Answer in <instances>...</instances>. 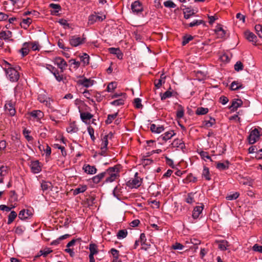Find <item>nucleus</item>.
Returning <instances> with one entry per match:
<instances>
[{"instance_id": "30", "label": "nucleus", "mask_w": 262, "mask_h": 262, "mask_svg": "<svg viewBox=\"0 0 262 262\" xmlns=\"http://www.w3.org/2000/svg\"><path fill=\"white\" fill-rule=\"evenodd\" d=\"M105 173L104 172H102L93 177L92 178L93 183L95 184L99 183L105 177Z\"/></svg>"}, {"instance_id": "63", "label": "nucleus", "mask_w": 262, "mask_h": 262, "mask_svg": "<svg viewBox=\"0 0 262 262\" xmlns=\"http://www.w3.org/2000/svg\"><path fill=\"white\" fill-rule=\"evenodd\" d=\"M10 200L11 202H16L17 201V196L14 191H10Z\"/></svg>"}, {"instance_id": "62", "label": "nucleus", "mask_w": 262, "mask_h": 262, "mask_svg": "<svg viewBox=\"0 0 262 262\" xmlns=\"http://www.w3.org/2000/svg\"><path fill=\"white\" fill-rule=\"evenodd\" d=\"M185 201L188 204H192L194 202V198L192 193H188Z\"/></svg>"}, {"instance_id": "36", "label": "nucleus", "mask_w": 262, "mask_h": 262, "mask_svg": "<svg viewBox=\"0 0 262 262\" xmlns=\"http://www.w3.org/2000/svg\"><path fill=\"white\" fill-rule=\"evenodd\" d=\"M32 23V19L30 18H27L23 19L21 22V27L26 28L28 27Z\"/></svg>"}, {"instance_id": "44", "label": "nucleus", "mask_w": 262, "mask_h": 262, "mask_svg": "<svg viewBox=\"0 0 262 262\" xmlns=\"http://www.w3.org/2000/svg\"><path fill=\"white\" fill-rule=\"evenodd\" d=\"M202 176L207 180H210L211 179V178H210V174H209V170L208 168H207L206 167H204V169L203 170V173H202Z\"/></svg>"}, {"instance_id": "17", "label": "nucleus", "mask_w": 262, "mask_h": 262, "mask_svg": "<svg viewBox=\"0 0 262 262\" xmlns=\"http://www.w3.org/2000/svg\"><path fill=\"white\" fill-rule=\"evenodd\" d=\"M30 116L37 121H39L43 117L44 114L40 110H34L30 113Z\"/></svg>"}, {"instance_id": "58", "label": "nucleus", "mask_w": 262, "mask_h": 262, "mask_svg": "<svg viewBox=\"0 0 262 262\" xmlns=\"http://www.w3.org/2000/svg\"><path fill=\"white\" fill-rule=\"evenodd\" d=\"M53 74L56 80L58 81V82H60L62 80L63 75L59 74L58 70L56 71L55 72H54Z\"/></svg>"}, {"instance_id": "5", "label": "nucleus", "mask_w": 262, "mask_h": 262, "mask_svg": "<svg viewBox=\"0 0 262 262\" xmlns=\"http://www.w3.org/2000/svg\"><path fill=\"white\" fill-rule=\"evenodd\" d=\"M138 173L136 172L135 174L134 178L130 179L126 182V184L127 186L131 189H133L137 188L141 186L142 183V179L139 178L138 176Z\"/></svg>"}, {"instance_id": "54", "label": "nucleus", "mask_w": 262, "mask_h": 262, "mask_svg": "<svg viewBox=\"0 0 262 262\" xmlns=\"http://www.w3.org/2000/svg\"><path fill=\"white\" fill-rule=\"evenodd\" d=\"M88 132L90 135L91 138L93 141H94L95 140V137L94 136V129L92 127L89 126L87 128Z\"/></svg>"}, {"instance_id": "57", "label": "nucleus", "mask_w": 262, "mask_h": 262, "mask_svg": "<svg viewBox=\"0 0 262 262\" xmlns=\"http://www.w3.org/2000/svg\"><path fill=\"white\" fill-rule=\"evenodd\" d=\"M193 39V37L191 35H186L183 37V40L182 41V45L183 46L186 45L188 43L190 40Z\"/></svg>"}, {"instance_id": "35", "label": "nucleus", "mask_w": 262, "mask_h": 262, "mask_svg": "<svg viewBox=\"0 0 262 262\" xmlns=\"http://www.w3.org/2000/svg\"><path fill=\"white\" fill-rule=\"evenodd\" d=\"M208 112V108L203 107H198L195 112V114L198 115H203L206 114Z\"/></svg>"}, {"instance_id": "33", "label": "nucleus", "mask_w": 262, "mask_h": 262, "mask_svg": "<svg viewBox=\"0 0 262 262\" xmlns=\"http://www.w3.org/2000/svg\"><path fill=\"white\" fill-rule=\"evenodd\" d=\"M126 98L121 97V98L115 100L113 101H112L110 103L112 105L114 106H120L124 104V101Z\"/></svg>"}, {"instance_id": "27", "label": "nucleus", "mask_w": 262, "mask_h": 262, "mask_svg": "<svg viewBox=\"0 0 262 262\" xmlns=\"http://www.w3.org/2000/svg\"><path fill=\"white\" fill-rule=\"evenodd\" d=\"M30 43L25 42L23 44V47L20 50L19 52L23 56H25L28 54L29 52Z\"/></svg>"}, {"instance_id": "16", "label": "nucleus", "mask_w": 262, "mask_h": 262, "mask_svg": "<svg viewBox=\"0 0 262 262\" xmlns=\"http://www.w3.org/2000/svg\"><path fill=\"white\" fill-rule=\"evenodd\" d=\"M108 50L111 54L116 55L119 59H122L123 58V54L119 48H110Z\"/></svg>"}, {"instance_id": "39", "label": "nucleus", "mask_w": 262, "mask_h": 262, "mask_svg": "<svg viewBox=\"0 0 262 262\" xmlns=\"http://www.w3.org/2000/svg\"><path fill=\"white\" fill-rule=\"evenodd\" d=\"M184 114V110L181 105L179 106V108L177 111V117L178 119H181L183 117Z\"/></svg>"}, {"instance_id": "41", "label": "nucleus", "mask_w": 262, "mask_h": 262, "mask_svg": "<svg viewBox=\"0 0 262 262\" xmlns=\"http://www.w3.org/2000/svg\"><path fill=\"white\" fill-rule=\"evenodd\" d=\"M239 195V193L237 192H235L232 193H230L228 194L226 196V199L227 200H234L236 199Z\"/></svg>"}, {"instance_id": "46", "label": "nucleus", "mask_w": 262, "mask_h": 262, "mask_svg": "<svg viewBox=\"0 0 262 262\" xmlns=\"http://www.w3.org/2000/svg\"><path fill=\"white\" fill-rule=\"evenodd\" d=\"M30 43V46L33 51H39L40 50V46L38 41H33Z\"/></svg>"}, {"instance_id": "19", "label": "nucleus", "mask_w": 262, "mask_h": 262, "mask_svg": "<svg viewBox=\"0 0 262 262\" xmlns=\"http://www.w3.org/2000/svg\"><path fill=\"white\" fill-rule=\"evenodd\" d=\"M150 130L154 133L160 134L164 130L163 125H156L155 124H151L150 126Z\"/></svg>"}, {"instance_id": "2", "label": "nucleus", "mask_w": 262, "mask_h": 262, "mask_svg": "<svg viewBox=\"0 0 262 262\" xmlns=\"http://www.w3.org/2000/svg\"><path fill=\"white\" fill-rule=\"evenodd\" d=\"M120 168L118 165L110 167L107 169L104 173L105 177H106L104 183H112L115 181L119 177Z\"/></svg>"}, {"instance_id": "13", "label": "nucleus", "mask_w": 262, "mask_h": 262, "mask_svg": "<svg viewBox=\"0 0 262 262\" xmlns=\"http://www.w3.org/2000/svg\"><path fill=\"white\" fill-rule=\"evenodd\" d=\"M30 167L31 171L33 173H38L41 170V168L38 161H33L31 162Z\"/></svg>"}, {"instance_id": "45", "label": "nucleus", "mask_w": 262, "mask_h": 262, "mask_svg": "<svg viewBox=\"0 0 262 262\" xmlns=\"http://www.w3.org/2000/svg\"><path fill=\"white\" fill-rule=\"evenodd\" d=\"M215 123V120L211 117L210 118V120H205L204 121V125L206 127H210Z\"/></svg>"}, {"instance_id": "22", "label": "nucleus", "mask_w": 262, "mask_h": 262, "mask_svg": "<svg viewBox=\"0 0 262 262\" xmlns=\"http://www.w3.org/2000/svg\"><path fill=\"white\" fill-rule=\"evenodd\" d=\"M12 37V32L10 31H2L0 32V39L9 40Z\"/></svg>"}, {"instance_id": "24", "label": "nucleus", "mask_w": 262, "mask_h": 262, "mask_svg": "<svg viewBox=\"0 0 262 262\" xmlns=\"http://www.w3.org/2000/svg\"><path fill=\"white\" fill-rule=\"evenodd\" d=\"M229 163L228 161H226L223 163H221V162L216 163V167L219 170L222 171V170L228 169L229 168Z\"/></svg>"}, {"instance_id": "4", "label": "nucleus", "mask_w": 262, "mask_h": 262, "mask_svg": "<svg viewBox=\"0 0 262 262\" xmlns=\"http://www.w3.org/2000/svg\"><path fill=\"white\" fill-rule=\"evenodd\" d=\"M15 101L8 100L6 101L4 110L6 113L10 116H14L16 114Z\"/></svg>"}, {"instance_id": "37", "label": "nucleus", "mask_w": 262, "mask_h": 262, "mask_svg": "<svg viewBox=\"0 0 262 262\" xmlns=\"http://www.w3.org/2000/svg\"><path fill=\"white\" fill-rule=\"evenodd\" d=\"M17 216L16 213L14 211H11L10 214L8 216V224H11L15 220Z\"/></svg>"}, {"instance_id": "11", "label": "nucleus", "mask_w": 262, "mask_h": 262, "mask_svg": "<svg viewBox=\"0 0 262 262\" xmlns=\"http://www.w3.org/2000/svg\"><path fill=\"white\" fill-rule=\"evenodd\" d=\"M55 63L61 70V72H63L68 64L64 59L61 57H58L54 59Z\"/></svg>"}, {"instance_id": "40", "label": "nucleus", "mask_w": 262, "mask_h": 262, "mask_svg": "<svg viewBox=\"0 0 262 262\" xmlns=\"http://www.w3.org/2000/svg\"><path fill=\"white\" fill-rule=\"evenodd\" d=\"M29 216L28 210L27 211L25 210H21L18 214V217L21 220H25L27 219Z\"/></svg>"}, {"instance_id": "14", "label": "nucleus", "mask_w": 262, "mask_h": 262, "mask_svg": "<svg viewBox=\"0 0 262 262\" xmlns=\"http://www.w3.org/2000/svg\"><path fill=\"white\" fill-rule=\"evenodd\" d=\"M140 243L142 246L141 249L145 251L149 249L150 245L146 243V238L144 233H142L140 236Z\"/></svg>"}, {"instance_id": "56", "label": "nucleus", "mask_w": 262, "mask_h": 262, "mask_svg": "<svg viewBox=\"0 0 262 262\" xmlns=\"http://www.w3.org/2000/svg\"><path fill=\"white\" fill-rule=\"evenodd\" d=\"M172 92L169 91H166L161 96V99L162 100H165L167 98H169L172 96Z\"/></svg>"}, {"instance_id": "61", "label": "nucleus", "mask_w": 262, "mask_h": 262, "mask_svg": "<svg viewBox=\"0 0 262 262\" xmlns=\"http://www.w3.org/2000/svg\"><path fill=\"white\" fill-rule=\"evenodd\" d=\"M110 252L112 255L113 258H117V257H119V251L115 248H112L111 249Z\"/></svg>"}, {"instance_id": "3", "label": "nucleus", "mask_w": 262, "mask_h": 262, "mask_svg": "<svg viewBox=\"0 0 262 262\" xmlns=\"http://www.w3.org/2000/svg\"><path fill=\"white\" fill-rule=\"evenodd\" d=\"M262 133V128L260 127L254 128L250 132L248 137V142L250 144L256 143L260 138L261 133Z\"/></svg>"}, {"instance_id": "10", "label": "nucleus", "mask_w": 262, "mask_h": 262, "mask_svg": "<svg viewBox=\"0 0 262 262\" xmlns=\"http://www.w3.org/2000/svg\"><path fill=\"white\" fill-rule=\"evenodd\" d=\"M79 112L80 113V119L83 122L85 123H88V121L90 120L93 117V115L89 112H83L81 110L80 107H78Z\"/></svg>"}, {"instance_id": "23", "label": "nucleus", "mask_w": 262, "mask_h": 262, "mask_svg": "<svg viewBox=\"0 0 262 262\" xmlns=\"http://www.w3.org/2000/svg\"><path fill=\"white\" fill-rule=\"evenodd\" d=\"M230 88L231 90L235 91L238 89L244 88L243 84L238 81H234L231 83Z\"/></svg>"}, {"instance_id": "50", "label": "nucleus", "mask_w": 262, "mask_h": 262, "mask_svg": "<svg viewBox=\"0 0 262 262\" xmlns=\"http://www.w3.org/2000/svg\"><path fill=\"white\" fill-rule=\"evenodd\" d=\"M203 22L204 21L202 20L195 19V20H193L190 23H189L188 24V26L190 27L198 26L199 25L202 24L203 23Z\"/></svg>"}, {"instance_id": "32", "label": "nucleus", "mask_w": 262, "mask_h": 262, "mask_svg": "<svg viewBox=\"0 0 262 262\" xmlns=\"http://www.w3.org/2000/svg\"><path fill=\"white\" fill-rule=\"evenodd\" d=\"M49 7L54 10V11L51 12L52 14L54 15L56 14L61 9L60 5L57 4H50Z\"/></svg>"}, {"instance_id": "47", "label": "nucleus", "mask_w": 262, "mask_h": 262, "mask_svg": "<svg viewBox=\"0 0 262 262\" xmlns=\"http://www.w3.org/2000/svg\"><path fill=\"white\" fill-rule=\"evenodd\" d=\"M86 186L83 185L80 187H78L76 188L74 191V194H78L80 193H82L84 192L86 190Z\"/></svg>"}, {"instance_id": "28", "label": "nucleus", "mask_w": 262, "mask_h": 262, "mask_svg": "<svg viewBox=\"0 0 262 262\" xmlns=\"http://www.w3.org/2000/svg\"><path fill=\"white\" fill-rule=\"evenodd\" d=\"M218 248L222 251H225L229 247L228 242L226 240H222L217 242Z\"/></svg>"}, {"instance_id": "7", "label": "nucleus", "mask_w": 262, "mask_h": 262, "mask_svg": "<svg viewBox=\"0 0 262 262\" xmlns=\"http://www.w3.org/2000/svg\"><path fill=\"white\" fill-rule=\"evenodd\" d=\"M131 9L134 14L138 15L143 12V7L140 2L136 1L132 4Z\"/></svg>"}, {"instance_id": "34", "label": "nucleus", "mask_w": 262, "mask_h": 262, "mask_svg": "<svg viewBox=\"0 0 262 262\" xmlns=\"http://www.w3.org/2000/svg\"><path fill=\"white\" fill-rule=\"evenodd\" d=\"M108 136L105 135L102 138V143L101 144V149L107 150V146L108 145Z\"/></svg>"}, {"instance_id": "26", "label": "nucleus", "mask_w": 262, "mask_h": 262, "mask_svg": "<svg viewBox=\"0 0 262 262\" xmlns=\"http://www.w3.org/2000/svg\"><path fill=\"white\" fill-rule=\"evenodd\" d=\"M245 36L247 40L249 41L256 42V36L254 33L250 31H246L245 33Z\"/></svg>"}, {"instance_id": "15", "label": "nucleus", "mask_w": 262, "mask_h": 262, "mask_svg": "<svg viewBox=\"0 0 262 262\" xmlns=\"http://www.w3.org/2000/svg\"><path fill=\"white\" fill-rule=\"evenodd\" d=\"M83 169L84 172L89 174H94L97 172V169L94 166H91L89 164L84 165Z\"/></svg>"}, {"instance_id": "49", "label": "nucleus", "mask_w": 262, "mask_h": 262, "mask_svg": "<svg viewBox=\"0 0 262 262\" xmlns=\"http://www.w3.org/2000/svg\"><path fill=\"white\" fill-rule=\"evenodd\" d=\"M118 115V113H115V114H111V115H108L107 116V119L106 120V123L107 124H110L112 122L113 120H114L116 117Z\"/></svg>"}, {"instance_id": "21", "label": "nucleus", "mask_w": 262, "mask_h": 262, "mask_svg": "<svg viewBox=\"0 0 262 262\" xmlns=\"http://www.w3.org/2000/svg\"><path fill=\"white\" fill-rule=\"evenodd\" d=\"M243 104V101L241 99H236L233 100L232 102V104L230 107V108L231 109L232 111H235L238 107H241Z\"/></svg>"}, {"instance_id": "18", "label": "nucleus", "mask_w": 262, "mask_h": 262, "mask_svg": "<svg viewBox=\"0 0 262 262\" xmlns=\"http://www.w3.org/2000/svg\"><path fill=\"white\" fill-rule=\"evenodd\" d=\"M204 206H198L194 208L192 212V217L194 219H198L203 210Z\"/></svg>"}, {"instance_id": "64", "label": "nucleus", "mask_w": 262, "mask_h": 262, "mask_svg": "<svg viewBox=\"0 0 262 262\" xmlns=\"http://www.w3.org/2000/svg\"><path fill=\"white\" fill-rule=\"evenodd\" d=\"M252 250L255 252H258L260 253H262V246L259 245L258 244H255L252 247Z\"/></svg>"}, {"instance_id": "43", "label": "nucleus", "mask_w": 262, "mask_h": 262, "mask_svg": "<svg viewBox=\"0 0 262 262\" xmlns=\"http://www.w3.org/2000/svg\"><path fill=\"white\" fill-rule=\"evenodd\" d=\"M127 232L126 230H120L118 231L117 236L118 239L124 238L126 237Z\"/></svg>"}, {"instance_id": "8", "label": "nucleus", "mask_w": 262, "mask_h": 262, "mask_svg": "<svg viewBox=\"0 0 262 262\" xmlns=\"http://www.w3.org/2000/svg\"><path fill=\"white\" fill-rule=\"evenodd\" d=\"M105 18V15L103 14H99L95 13L89 16L88 19V24L92 25L97 21H102Z\"/></svg>"}, {"instance_id": "12", "label": "nucleus", "mask_w": 262, "mask_h": 262, "mask_svg": "<svg viewBox=\"0 0 262 262\" xmlns=\"http://www.w3.org/2000/svg\"><path fill=\"white\" fill-rule=\"evenodd\" d=\"M77 83L79 85H81L85 88H89L92 86L94 83V80L90 79L83 78L81 79L78 80Z\"/></svg>"}, {"instance_id": "25", "label": "nucleus", "mask_w": 262, "mask_h": 262, "mask_svg": "<svg viewBox=\"0 0 262 262\" xmlns=\"http://www.w3.org/2000/svg\"><path fill=\"white\" fill-rule=\"evenodd\" d=\"M90 254L89 255L94 256L98 253V249L97 245L94 243H91L89 245Z\"/></svg>"}, {"instance_id": "20", "label": "nucleus", "mask_w": 262, "mask_h": 262, "mask_svg": "<svg viewBox=\"0 0 262 262\" xmlns=\"http://www.w3.org/2000/svg\"><path fill=\"white\" fill-rule=\"evenodd\" d=\"M171 144L173 147H178L182 150L185 148V144L181 139H177L174 140Z\"/></svg>"}, {"instance_id": "29", "label": "nucleus", "mask_w": 262, "mask_h": 262, "mask_svg": "<svg viewBox=\"0 0 262 262\" xmlns=\"http://www.w3.org/2000/svg\"><path fill=\"white\" fill-rule=\"evenodd\" d=\"M113 194L114 197L117 198L118 200H120V197L122 195V191L121 187L119 186H116L113 190Z\"/></svg>"}, {"instance_id": "1", "label": "nucleus", "mask_w": 262, "mask_h": 262, "mask_svg": "<svg viewBox=\"0 0 262 262\" xmlns=\"http://www.w3.org/2000/svg\"><path fill=\"white\" fill-rule=\"evenodd\" d=\"M4 70L6 77L12 82H17L19 78V74L18 69H20L19 67L14 68L7 61H5Z\"/></svg>"}, {"instance_id": "51", "label": "nucleus", "mask_w": 262, "mask_h": 262, "mask_svg": "<svg viewBox=\"0 0 262 262\" xmlns=\"http://www.w3.org/2000/svg\"><path fill=\"white\" fill-rule=\"evenodd\" d=\"M200 155L202 159L204 160H206V159L209 160L210 161H212L211 157L209 156V154L207 152L204 151H201L200 152Z\"/></svg>"}, {"instance_id": "59", "label": "nucleus", "mask_w": 262, "mask_h": 262, "mask_svg": "<svg viewBox=\"0 0 262 262\" xmlns=\"http://www.w3.org/2000/svg\"><path fill=\"white\" fill-rule=\"evenodd\" d=\"M134 105L137 108H141L142 107L141 99L139 98H135L134 99Z\"/></svg>"}, {"instance_id": "6", "label": "nucleus", "mask_w": 262, "mask_h": 262, "mask_svg": "<svg viewBox=\"0 0 262 262\" xmlns=\"http://www.w3.org/2000/svg\"><path fill=\"white\" fill-rule=\"evenodd\" d=\"M86 40V38L84 36L79 37L78 35H74L71 37L70 39V43L73 47H77L83 43Z\"/></svg>"}, {"instance_id": "48", "label": "nucleus", "mask_w": 262, "mask_h": 262, "mask_svg": "<svg viewBox=\"0 0 262 262\" xmlns=\"http://www.w3.org/2000/svg\"><path fill=\"white\" fill-rule=\"evenodd\" d=\"M67 130L69 133H74L78 131V128L74 124H71L67 128Z\"/></svg>"}, {"instance_id": "55", "label": "nucleus", "mask_w": 262, "mask_h": 262, "mask_svg": "<svg viewBox=\"0 0 262 262\" xmlns=\"http://www.w3.org/2000/svg\"><path fill=\"white\" fill-rule=\"evenodd\" d=\"M117 87V83L115 82L110 83L107 86V91L108 92H111L114 90Z\"/></svg>"}, {"instance_id": "42", "label": "nucleus", "mask_w": 262, "mask_h": 262, "mask_svg": "<svg viewBox=\"0 0 262 262\" xmlns=\"http://www.w3.org/2000/svg\"><path fill=\"white\" fill-rule=\"evenodd\" d=\"M81 61L83 63L84 65H87L89 63L90 56L88 54L84 53L80 57Z\"/></svg>"}, {"instance_id": "60", "label": "nucleus", "mask_w": 262, "mask_h": 262, "mask_svg": "<svg viewBox=\"0 0 262 262\" xmlns=\"http://www.w3.org/2000/svg\"><path fill=\"white\" fill-rule=\"evenodd\" d=\"M243 69V64L241 61H237L234 65V69L236 71H239Z\"/></svg>"}, {"instance_id": "53", "label": "nucleus", "mask_w": 262, "mask_h": 262, "mask_svg": "<svg viewBox=\"0 0 262 262\" xmlns=\"http://www.w3.org/2000/svg\"><path fill=\"white\" fill-rule=\"evenodd\" d=\"M51 186V183L47 182H43L41 184L42 190L45 191L48 190Z\"/></svg>"}, {"instance_id": "31", "label": "nucleus", "mask_w": 262, "mask_h": 262, "mask_svg": "<svg viewBox=\"0 0 262 262\" xmlns=\"http://www.w3.org/2000/svg\"><path fill=\"white\" fill-rule=\"evenodd\" d=\"M174 135V133L173 130H170L166 132L163 135H162L161 138L164 141H167L170 138Z\"/></svg>"}, {"instance_id": "52", "label": "nucleus", "mask_w": 262, "mask_h": 262, "mask_svg": "<svg viewBox=\"0 0 262 262\" xmlns=\"http://www.w3.org/2000/svg\"><path fill=\"white\" fill-rule=\"evenodd\" d=\"M255 30L258 36L260 38H262V26L259 24L256 25L255 26Z\"/></svg>"}, {"instance_id": "38", "label": "nucleus", "mask_w": 262, "mask_h": 262, "mask_svg": "<svg viewBox=\"0 0 262 262\" xmlns=\"http://www.w3.org/2000/svg\"><path fill=\"white\" fill-rule=\"evenodd\" d=\"M163 5L168 8H175L177 5L171 0H167L163 3Z\"/></svg>"}, {"instance_id": "9", "label": "nucleus", "mask_w": 262, "mask_h": 262, "mask_svg": "<svg viewBox=\"0 0 262 262\" xmlns=\"http://www.w3.org/2000/svg\"><path fill=\"white\" fill-rule=\"evenodd\" d=\"M38 100L40 103H43L46 106L50 108L53 111H57L53 110L51 106V102L52 101L44 94H40L38 96Z\"/></svg>"}]
</instances>
